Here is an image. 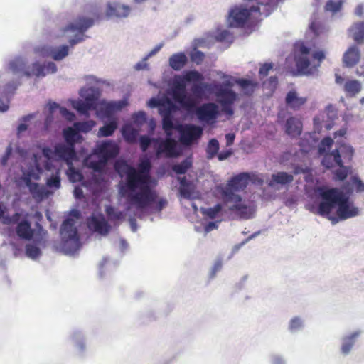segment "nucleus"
Masks as SVG:
<instances>
[{"label":"nucleus","mask_w":364,"mask_h":364,"mask_svg":"<svg viewBox=\"0 0 364 364\" xmlns=\"http://www.w3.org/2000/svg\"><path fill=\"white\" fill-rule=\"evenodd\" d=\"M250 180V175L243 172L232 177L222 191L224 201L228 203L242 202V197L236 192L245 190Z\"/></svg>","instance_id":"1a4fd4ad"},{"label":"nucleus","mask_w":364,"mask_h":364,"mask_svg":"<svg viewBox=\"0 0 364 364\" xmlns=\"http://www.w3.org/2000/svg\"><path fill=\"white\" fill-rule=\"evenodd\" d=\"M203 133V129L193 124H187L184 129V134L191 141L200 138Z\"/></svg>","instance_id":"c9c22d12"},{"label":"nucleus","mask_w":364,"mask_h":364,"mask_svg":"<svg viewBox=\"0 0 364 364\" xmlns=\"http://www.w3.org/2000/svg\"><path fill=\"white\" fill-rule=\"evenodd\" d=\"M223 210V206L220 204H217L212 208H201L200 211L204 215L210 218H215Z\"/></svg>","instance_id":"c03bdc74"},{"label":"nucleus","mask_w":364,"mask_h":364,"mask_svg":"<svg viewBox=\"0 0 364 364\" xmlns=\"http://www.w3.org/2000/svg\"><path fill=\"white\" fill-rule=\"evenodd\" d=\"M314 59L317 60L318 63L321 65V62L325 58V53L323 50L314 52L312 55Z\"/></svg>","instance_id":"338daca9"},{"label":"nucleus","mask_w":364,"mask_h":364,"mask_svg":"<svg viewBox=\"0 0 364 364\" xmlns=\"http://www.w3.org/2000/svg\"><path fill=\"white\" fill-rule=\"evenodd\" d=\"M245 95H252L257 85V82L245 78H238L236 81Z\"/></svg>","instance_id":"f704fd0d"},{"label":"nucleus","mask_w":364,"mask_h":364,"mask_svg":"<svg viewBox=\"0 0 364 364\" xmlns=\"http://www.w3.org/2000/svg\"><path fill=\"white\" fill-rule=\"evenodd\" d=\"M285 101L288 106L296 109L304 105L306 99L305 97H299L296 92L291 90L287 94Z\"/></svg>","instance_id":"72a5a7b5"},{"label":"nucleus","mask_w":364,"mask_h":364,"mask_svg":"<svg viewBox=\"0 0 364 364\" xmlns=\"http://www.w3.org/2000/svg\"><path fill=\"white\" fill-rule=\"evenodd\" d=\"M187 79L188 81L199 82L194 88L196 93L200 95H203L205 92L215 94L216 86L208 82H201L203 77L199 72L196 70L190 71L187 75Z\"/></svg>","instance_id":"f3484780"},{"label":"nucleus","mask_w":364,"mask_h":364,"mask_svg":"<svg viewBox=\"0 0 364 364\" xmlns=\"http://www.w3.org/2000/svg\"><path fill=\"white\" fill-rule=\"evenodd\" d=\"M42 156L40 154H33L31 161L27 163L26 167L21 169L22 175L21 181L24 183L28 188L33 198L38 200H42L53 194L44 186L32 182V180L38 181L43 173L41 166Z\"/></svg>","instance_id":"7ed1b4c3"},{"label":"nucleus","mask_w":364,"mask_h":364,"mask_svg":"<svg viewBox=\"0 0 364 364\" xmlns=\"http://www.w3.org/2000/svg\"><path fill=\"white\" fill-rule=\"evenodd\" d=\"M339 167L338 169L336 170L334 172V177L336 180L343 181H344L348 174L349 168L343 166V163L342 162L341 166H338Z\"/></svg>","instance_id":"3c124183"},{"label":"nucleus","mask_w":364,"mask_h":364,"mask_svg":"<svg viewBox=\"0 0 364 364\" xmlns=\"http://www.w3.org/2000/svg\"><path fill=\"white\" fill-rule=\"evenodd\" d=\"M345 188L346 193L326 186L317 187L314 193V204L309 205V210L326 217L333 224L358 215V208L350 200L349 194L352 192L350 184Z\"/></svg>","instance_id":"f03ea898"},{"label":"nucleus","mask_w":364,"mask_h":364,"mask_svg":"<svg viewBox=\"0 0 364 364\" xmlns=\"http://www.w3.org/2000/svg\"><path fill=\"white\" fill-rule=\"evenodd\" d=\"M137 171L127 162H117L115 169L121 178L118 195L125 198L128 208H135V214L141 217L144 214L160 213L167 205L166 198H160L155 188L157 179L150 173L152 164L147 156L139 159Z\"/></svg>","instance_id":"f257e3e1"},{"label":"nucleus","mask_w":364,"mask_h":364,"mask_svg":"<svg viewBox=\"0 0 364 364\" xmlns=\"http://www.w3.org/2000/svg\"><path fill=\"white\" fill-rule=\"evenodd\" d=\"M73 107L81 115L89 117L90 110H95L85 100L72 102Z\"/></svg>","instance_id":"ea45409f"},{"label":"nucleus","mask_w":364,"mask_h":364,"mask_svg":"<svg viewBox=\"0 0 364 364\" xmlns=\"http://www.w3.org/2000/svg\"><path fill=\"white\" fill-rule=\"evenodd\" d=\"M229 208L234 210L243 220L250 219L254 216L255 209L253 207L242 204L241 202L234 203V205Z\"/></svg>","instance_id":"a878e982"},{"label":"nucleus","mask_w":364,"mask_h":364,"mask_svg":"<svg viewBox=\"0 0 364 364\" xmlns=\"http://www.w3.org/2000/svg\"><path fill=\"white\" fill-rule=\"evenodd\" d=\"M205 57V55L203 52L194 48L193 50L190 54L191 60L196 64H200L202 63Z\"/></svg>","instance_id":"5fc2aeb1"},{"label":"nucleus","mask_w":364,"mask_h":364,"mask_svg":"<svg viewBox=\"0 0 364 364\" xmlns=\"http://www.w3.org/2000/svg\"><path fill=\"white\" fill-rule=\"evenodd\" d=\"M360 57L358 48L356 46H352L344 53L343 63L346 67L352 68L358 63Z\"/></svg>","instance_id":"4be33fe9"},{"label":"nucleus","mask_w":364,"mask_h":364,"mask_svg":"<svg viewBox=\"0 0 364 364\" xmlns=\"http://www.w3.org/2000/svg\"><path fill=\"white\" fill-rule=\"evenodd\" d=\"M353 345H354L353 337L348 338V340L346 341H345L342 345V347H341L342 353L344 354H348L350 351Z\"/></svg>","instance_id":"13d9d810"},{"label":"nucleus","mask_w":364,"mask_h":364,"mask_svg":"<svg viewBox=\"0 0 364 364\" xmlns=\"http://www.w3.org/2000/svg\"><path fill=\"white\" fill-rule=\"evenodd\" d=\"M28 59L23 56H16L9 63V70L18 77L28 78L34 76L37 79L43 78L48 74H55L58 71L56 64L53 61L41 63L39 61L28 65Z\"/></svg>","instance_id":"20e7f679"},{"label":"nucleus","mask_w":364,"mask_h":364,"mask_svg":"<svg viewBox=\"0 0 364 364\" xmlns=\"http://www.w3.org/2000/svg\"><path fill=\"white\" fill-rule=\"evenodd\" d=\"M58 111H59L60 114L65 118L66 120L69 122H73L75 119V115L73 112H70L65 107H60Z\"/></svg>","instance_id":"6e6d98bb"},{"label":"nucleus","mask_w":364,"mask_h":364,"mask_svg":"<svg viewBox=\"0 0 364 364\" xmlns=\"http://www.w3.org/2000/svg\"><path fill=\"white\" fill-rule=\"evenodd\" d=\"M79 94L92 109H97L101 95L100 90L98 88L93 87L89 88L82 87L80 90Z\"/></svg>","instance_id":"aec40b11"},{"label":"nucleus","mask_w":364,"mask_h":364,"mask_svg":"<svg viewBox=\"0 0 364 364\" xmlns=\"http://www.w3.org/2000/svg\"><path fill=\"white\" fill-rule=\"evenodd\" d=\"M94 25V20L90 17H79L70 23L64 32L70 36L68 41L70 46H74L85 41L87 37L85 33Z\"/></svg>","instance_id":"9d476101"},{"label":"nucleus","mask_w":364,"mask_h":364,"mask_svg":"<svg viewBox=\"0 0 364 364\" xmlns=\"http://www.w3.org/2000/svg\"><path fill=\"white\" fill-rule=\"evenodd\" d=\"M230 32L228 30H223L220 31L216 36V40L218 41H223L228 38Z\"/></svg>","instance_id":"774afa93"},{"label":"nucleus","mask_w":364,"mask_h":364,"mask_svg":"<svg viewBox=\"0 0 364 364\" xmlns=\"http://www.w3.org/2000/svg\"><path fill=\"white\" fill-rule=\"evenodd\" d=\"M272 68H273L272 63H266L263 64L261 66V68H259V74L262 77L267 76L268 74V72L271 69H272Z\"/></svg>","instance_id":"e2e57ef3"},{"label":"nucleus","mask_w":364,"mask_h":364,"mask_svg":"<svg viewBox=\"0 0 364 364\" xmlns=\"http://www.w3.org/2000/svg\"><path fill=\"white\" fill-rule=\"evenodd\" d=\"M131 12V8L128 5L119 2H109L107 5L106 16L108 18H125Z\"/></svg>","instance_id":"a211bd4d"},{"label":"nucleus","mask_w":364,"mask_h":364,"mask_svg":"<svg viewBox=\"0 0 364 364\" xmlns=\"http://www.w3.org/2000/svg\"><path fill=\"white\" fill-rule=\"evenodd\" d=\"M132 119L135 124L140 126L146 122V114L144 111H139L134 113Z\"/></svg>","instance_id":"864d4df0"},{"label":"nucleus","mask_w":364,"mask_h":364,"mask_svg":"<svg viewBox=\"0 0 364 364\" xmlns=\"http://www.w3.org/2000/svg\"><path fill=\"white\" fill-rule=\"evenodd\" d=\"M295 61L297 71L305 75H313L318 71L319 63L311 64L308 55L310 49L302 43H296L294 45Z\"/></svg>","instance_id":"9b49d317"},{"label":"nucleus","mask_w":364,"mask_h":364,"mask_svg":"<svg viewBox=\"0 0 364 364\" xmlns=\"http://www.w3.org/2000/svg\"><path fill=\"white\" fill-rule=\"evenodd\" d=\"M343 89L346 96L354 97L361 91L362 84L358 80H348L345 82Z\"/></svg>","instance_id":"473e14b6"},{"label":"nucleus","mask_w":364,"mask_h":364,"mask_svg":"<svg viewBox=\"0 0 364 364\" xmlns=\"http://www.w3.org/2000/svg\"><path fill=\"white\" fill-rule=\"evenodd\" d=\"M224 82L216 86L215 95L217 101L221 107V111L227 116L231 117L234 114L232 105L239 100V95L232 90L238 78L225 75L223 73H218Z\"/></svg>","instance_id":"0eeeda50"},{"label":"nucleus","mask_w":364,"mask_h":364,"mask_svg":"<svg viewBox=\"0 0 364 364\" xmlns=\"http://www.w3.org/2000/svg\"><path fill=\"white\" fill-rule=\"evenodd\" d=\"M353 184L356 186V190L358 192H363L364 191V183L357 177H353L352 178Z\"/></svg>","instance_id":"0e129e2a"},{"label":"nucleus","mask_w":364,"mask_h":364,"mask_svg":"<svg viewBox=\"0 0 364 364\" xmlns=\"http://www.w3.org/2000/svg\"><path fill=\"white\" fill-rule=\"evenodd\" d=\"M324 156L321 164L326 168H331L335 166L342 165V159L341 158L340 151L338 149H333L331 152L323 154Z\"/></svg>","instance_id":"5701e85b"},{"label":"nucleus","mask_w":364,"mask_h":364,"mask_svg":"<svg viewBox=\"0 0 364 364\" xmlns=\"http://www.w3.org/2000/svg\"><path fill=\"white\" fill-rule=\"evenodd\" d=\"M349 32L353 40L361 43L364 41V21L355 22L349 28Z\"/></svg>","instance_id":"2f4dec72"},{"label":"nucleus","mask_w":364,"mask_h":364,"mask_svg":"<svg viewBox=\"0 0 364 364\" xmlns=\"http://www.w3.org/2000/svg\"><path fill=\"white\" fill-rule=\"evenodd\" d=\"M55 151L59 160L65 161L68 166L67 175L69 180L73 182L81 181L83 176L80 171L76 169L73 165V160L75 156L72 147H66L61 144L55 146Z\"/></svg>","instance_id":"f8f14e48"},{"label":"nucleus","mask_w":364,"mask_h":364,"mask_svg":"<svg viewBox=\"0 0 364 364\" xmlns=\"http://www.w3.org/2000/svg\"><path fill=\"white\" fill-rule=\"evenodd\" d=\"M63 134L65 141L68 143V145H65V146L72 147L73 152L75 154L74 146L75 144L81 142L82 140V135L71 127L65 129ZM63 145L64 146V144Z\"/></svg>","instance_id":"bb28decb"},{"label":"nucleus","mask_w":364,"mask_h":364,"mask_svg":"<svg viewBox=\"0 0 364 364\" xmlns=\"http://www.w3.org/2000/svg\"><path fill=\"white\" fill-rule=\"evenodd\" d=\"M333 144V140L331 137H326L322 139L318 147V152L321 154L328 153Z\"/></svg>","instance_id":"8fccbe9b"},{"label":"nucleus","mask_w":364,"mask_h":364,"mask_svg":"<svg viewBox=\"0 0 364 364\" xmlns=\"http://www.w3.org/2000/svg\"><path fill=\"white\" fill-rule=\"evenodd\" d=\"M88 228L102 236H106L110 231L111 225L102 214H92L87 218Z\"/></svg>","instance_id":"2eb2a0df"},{"label":"nucleus","mask_w":364,"mask_h":364,"mask_svg":"<svg viewBox=\"0 0 364 364\" xmlns=\"http://www.w3.org/2000/svg\"><path fill=\"white\" fill-rule=\"evenodd\" d=\"M60 105L55 102L50 100L47 104V108L44 110L46 115L43 127L42 128L43 133H48L50 131L51 126L58 120L56 114Z\"/></svg>","instance_id":"6ab92c4d"},{"label":"nucleus","mask_w":364,"mask_h":364,"mask_svg":"<svg viewBox=\"0 0 364 364\" xmlns=\"http://www.w3.org/2000/svg\"><path fill=\"white\" fill-rule=\"evenodd\" d=\"M178 181L180 184L179 193L183 198L194 199L198 197V193L195 191L194 185L186 177H178Z\"/></svg>","instance_id":"412c9836"},{"label":"nucleus","mask_w":364,"mask_h":364,"mask_svg":"<svg viewBox=\"0 0 364 364\" xmlns=\"http://www.w3.org/2000/svg\"><path fill=\"white\" fill-rule=\"evenodd\" d=\"M286 132L291 136H297L301 134L302 125L300 120L291 117L287 119L285 124Z\"/></svg>","instance_id":"cd10ccee"},{"label":"nucleus","mask_w":364,"mask_h":364,"mask_svg":"<svg viewBox=\"0 0 364 364\" xmlns=\"http://www.w3.org/2000/svg\"><path fill=\"white\" fill-rule=\"evenodd\" d=\"M20 85V82L18 80H12L8 82L4 88V92L6 94L13 93Z\"/></svg>","instance_id":"4d7b16f0"},{"label":"nucleus","mask_w":364,"mask_h":364,"mask_svg":"<svg viewBox=\"0 0 364 364\" xmlns=\"http://www.w3.org/2000/svg\"><path fill=\"white\" fill-rule=\"evenodd\" d=\"M156 127V121L154 119H151L148 122L147 135H139L135 130H131L129 134L123 132V134L124 138L130 141H133L138 138L140 149L143 152H146L149 148L152 147L155 156L159 158L165 152L166 145L161 139L151 137L154 134Z\"/></svg>","instance_id":"6e6552de"},{"label":"nucleus","mask_w":364,"mask_h":364,"mask_svg":"<svg viewBox=\"0 0 364 364\" xmlns=\"http://www.w3.org/2000/svg\"><path fill=\"white\" fill-rule=\"evenodd\" d=\"M196 115L202 122L214 124L220 115L219 105L212 102H205L197 108Z\"/></svg>","instance_id":"4468645a"},{"label":"nucleus","mask_w":364,"mask_h":364,"mask_svg":"<svg viewBox=\"0 0 364 364\" xmlns=\"http://www.w3.org/2000/svg\"><path fill=\"white\" fill-rule=\"evenodd\" d=\"M187 62L188 58L183 52L174 53L168 59L169 66L176 71L181 70Z\"/></svg>","instance_id":"c85d7f7f"},{"label":"nucleus","mask_w":364,"mask_h":364,"mask_svg":"<svg viewBox=\"0 0 364 364\" xmlns=\"http://www.w3.org/2000/svg\"><path fill=\"white\" fill-rule=\"evenodd\" d=\"M119 197L120 198L119 196ZM121 198H122L121 197ZM124 198L126 199L125 198ZM125 201H126V203H127V208H126L127 213H124L121 212V211H116L112 207H109V208H107L106 212H107V215L109 216V218L110 219H113V220H123L125 218V215L127 214H129V216L131 217V213H132L134 216H136L137 217V215L135 214V208H132L129 209L128 208V203H127V200H125ZM147 214H144L141 217H139V218H142L144 216H145ZM138 218H139V216H138Z\"/></svg>","instance_id":"7c9ffc66"},{"label":"nucleus","mask_w":364,"mask_h":364,"mask_svg":"<svg viewBox=\"0 0 364 364\" xmlns=\"http://www.w3.org/2000/svg\"><path fill=\"white\" fill-rule=\"evenodd\" d=\"M128 105V101L124 98L118 101L102 102V109L107 115L112 114L116 112L121 111Z\"/></svg>","instance_id":"393cba45"},{"label":"nucleus","mask_w":364,"mask_h":364,"mask_svg":"<svg viewBox=\"0 0 364 364\" xmlns=\"http://www.w3.org/2000/svg\"><path fill=\"white\" fill-rule=\"evenodd\" d=\"M36 117L35 114H29L25 116H23L20 121V124L17 127V133L19 134L20 133L25 132L28 129V125L26 122L33 119Z\"/></svg>","instance_id":"603ef678"},{"label":"nucleus","mask_w":364,"mask_h":364,"mask_svg":"<svg viewBox=\"0 0 364 364\" xmlns=\"http://www.w3.org/2000/svg\"><path fill=\"white\" fill-rule=\"evenodd\" d=\"M220 221H211V222H208L205 226V232L206 233L208 232H210V231L215 230V229H217L218 227V224H219Z\"/></svg>","instance_id":"69168bd1"},{"label":"nucleus","mask_w":364,"mask_h":364,"mask_svg":"<svg viewBox=\"0 0 364 364\" xmlns=\"http://www.w3.org/2000/svg\"><path fill=\"white\" fill-rule=\"evenodd\" d=\"M342 4L343 2L341 0H329L326 4L325 9L332 14H336L340 11Z\"/></svg>","instance_id":"49530a36"},{"label":"nucleus","mask_w":364,"mask_h":364,"mask_svg":"<svg viewBox=\"0 0 364 364\" xmlns=\"http://www.w3.org/2000/svg\"><path fill=\"white\" fill-rule=\"evenodd\" d=\"M69 55V46L61 45L60 46H53L51 58L55 61H60Z\"/></svg>","instance_id":"4c0bfd02"},{"label":"nucleus","mask_w":364,"mask_h":364,"mask_svg":"<svg viewBox=\"0 0 364 364\" xmlns=\"http://www.w3.org/2000/svg\"><path fill=\"white\" fill-rule=\"evenodd\" d=\"M192 166V161L190 158H186L181 163L173 166V170L177 174H184Z\"/></svg>","instance_id":"79ce46f5"},{"label":"nucleus","mask_w":364,"mask_h":364,"mask_svg":"<svg viewBox=\"0 0 364 364\" xmlns=\"http://www.w3.org/2000/svg\"><path fill=\"white\" fill-rule=\"evenodd\" d=\"M117 127V120L110 118L105 124L100 128L98 134L100 136H111Z\"/></svg>","instance_id":"e433bc0d"},{"label":"nucleus","mask_w":364,"mask_h":364,"mask_svg":"<svg viewBox=\"0 0 364 364\" xmlns=\"http://www.w3.org/2000/svg\"><path fill=\"white\" fill-rule=\"evenodd\" d=\"M53 46L44 45L41 46H36L34 48V53L43 58H51L53 53Z\"/></svg>","instance_id":"a18cd8bd"},{"label":"nucleus","mask_w":364,"mask_h":364,"mask_svg":"<svg viewBox=\"0 0 364 364\" xmlns=\"http://www.w3.org/2000/svg\"><path fill=\"white\" fill-rule=\"evenodd\" d=\"M219 142L216 139H211L207 146L208 159H213L218 152L219 150Z\"/></svg>","instance_id":"37998d69"},{"label":"nucleus","mask_w":364,"mask_h":364,"mask_svg":"<svg viewBox=\"0 0 364 364\" xmlns=\"http://www.w3.org/2000/svg\"><path fill=\"white\" fill-rule=\"evenodd\" d=\"M12 152H13V149L11 147V145L8 146L6 149V152L5 154H4V156H2V159H1V164L2 166H6L7 164H8V161L9 159L11 158V155H12Z\"/></svg>","instance_id":"052dcab7"},{"label":"nucleus","mask_w":364,"mask_h":364,"mask_svg":"<svg viewBox=\"0 0 364 364\" xmlns=\"http://www.w3.org/2000/svg\"><path fill=\"white\" fill-rule=\"evenodd\" d=\"M26 255L33 259H36L41 253L40 248L34 244H28L26 246Z\"/></svg>","instance_id":"de8ad7c7"},{"label":"nucleus","mask_w":364,"mask_h":364,"mask_svg":"<svg viewBox=\"0 0 364 364\" xmlns=\"http://www.w3.org/2000/svg\"><path fill=\"white\" fill-rule=\"evenodd\" d=\"M340 151L341 156L347 158L349 161L352 159L354 154V149L352 146L348 144H342L338 149Z\"/></svg>","instance_id":"09e8293b"},{"label":"nucleus","mask_w":364,"mask_h":364,"mask_svg":"<svg viewBox=\"0 0 364 364\" xmlns=\"http://www.w3.org/2000/svg\"><path fill=\"white\" fill-rule=\"evenodd\" d=\"M159 113L163 117L162 128L166 132H171L174 129L173 118L168 107H159Z\"/></svg>","instance_id":"c756f323"},{"label":"nucleus","mask_w":364,"mask_h":364,"mask_svg":"<svg viewBox=\"0 0 364 364\" xmlns=\"http://www.w3.org/2000/svg\"><path fill=\"white\" fill-rule=\"evenodd\" d=\"M60 170L55 169L54 173L48 176L46 180V186L48 188L57 190L60 188L61 180L60 176Z\"/></svg>","instance_id":"58836bf2"},{"label":"nucleus","mask_w":364,"mask_h":364,"mask_svg":"<svg viewBox=\"0 0 364 364\" xmlns=\"http://www.w3.org/2000/svg\"><path fill=\"white\" fill-rule=\"evenodd\" d=\"M79 130L83 132H87L90 131L94 126L93 122H80L75 124Z\"/></svg>","instance_id":"bf43d9fd"},{"label":"nucleus","mask_w":364,"mask_h":364,"mask_svg":"<svg viewBox=\"0 0 364 364\" xmlns=\"http://www.w3.org/2000/svg\"><path fill=\"white\" fill-rule=\"evenodd\" d=\"M277 6V0H266L265 2H258L257 6L250 8L241 4L231 8L228 12L227 23L229 27L239 28L244 26L252 12H258L265 17L269 16Z\"/></svg>","instance_id":"39448f33"},{"label":"nucleus","mask_w":364,"mask_h":364,"mask_svg":"<svg viewBox=\"0 0 364 364\" xmlns=\"http://www.w3.org/2000/svg\"><path fill=\"white\" fill-rule=\"evenodd\" d=\"M80 217V213L77 210H72L61 225V243L58 248L65 255H73L80 248L79 236L75 226L76 220Z\"/></svg>","instance_id":"423d86ee"},{"label":"nucleus","mask_w":364,"mask_h":364,"mask_svg":"<svg viewBox=\"0 0 364 364\" xmlns=\"http://www.w3.org/2000/svg\"><path fill=\"white\" fill-rule=\"evenodd\" d=\"M294 180V177L291 174L287 172H277L273 173L268 183L269 187L274 188L277 185L284 186L290 183Z\"/></svg>","instance_id":"b1692460"},{"label":"nucleus","mask_w":364,"mask_h":364,"mask_svg":"<svg viewBox=\"0 0 364 364\" xmlns=\"http://www.w3.org/2000/svg\"><path fill=\"white\" fill-rule=\"evenodd\" d=\"M41 154L46 158V161L44 164V167L47 171H51L53 168V164L50 161H48L49 159L53 156L56 157L58 160L59 158L56 156L55 149L53 150L51 148L48 146H44L41 149Z\"/></svg>","instance_id":"a19ab883"},{"label":"nucleus","mask_w":364,"mask_h":364,"mask_svg":"<svg viewBox=\"0 0 364 364\" xmlns=\"http://www.w3.org/2000/svg\"><path fill=\"white\" fill-rule=\"evenodd\" d=\"M4 224H16V234L21 238L31 240L33 236L34 230L31 228V223L19 213L4 218Z\"/></svg>","instance_id":"ddd939ff"},{"label":"nucleus","mask_w":364,"mask_h":364,"mask_svg":"<svg viewBox=\"0 0 364 364\" xmlns=\"http://www.w3.org/2000/svg\"><path fill=\"white\" fill-rule=\"evenodd\" d=\"M98 152L100 160L108 164L116 159L119 153L117 144L111 141H104L98 145Z\"/></svg>","instance_id":"dca6fc26"},{"label":"nucleus","mask_w":364,"mask_h":364,"mask_svg":"<svg viewBox=\"0 0 364 364\" xmlns=\"http://www.w3.org/2000/svg\"><path fill=\"white\" fill-rule=\"evenodd\" d=\"M164 46V43H161L158 45H156L145 57H144V60H148L149 58H151V57L154 56L155 55H156L160 50L161 49L163 48Z\"/></svg>","instance_id":"680f3d73"}]
</instances>
